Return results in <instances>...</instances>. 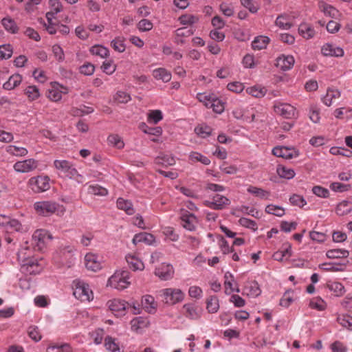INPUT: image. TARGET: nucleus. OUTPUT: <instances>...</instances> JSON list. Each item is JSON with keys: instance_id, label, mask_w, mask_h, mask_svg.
Listing matches in <instances>:
<instances>
[{"instance_id": "39", "label": "nucleus", "mask_w": 352, "mask_h": 352, "mask_svg": "<svg viewBox=\"0 0 352 352\" xmlns=\"http://www.w3.org/2000/svg\"><path fill=\"white\" fill-rule=\"evenodd\" d=\"M247 191L249 193L252 194L263 199H269L270 196V192L269 191L254 186H250L248 188Z\"/></svg>"}, {"instance_id": "51", "label": "nucleus", "mask_w": 352, "mask_h": 352, "mask_svg": "<svg viewBox=\"0 0 352 352\" xmlns=\"http://www.w3.org/2000/svg\"><path fill=\"white\" fill-rule=\"evenodd\" d=\"M140 128L144 133L146 134L160 136L162 133V129L161 127H149L144 122L140 124Z\"/></svg>"}, {"instance_id": "29", "label": "nucleus", "mask_w": 352, "mask_h": 352, "mask_svg": "<svg viewBox=\"0 0 352 352\" xmlns=\"http://www.w3.org/2000/svg\"><path fill=\"white\" fill-rule=\"evenodd\" d=\"M153 77L157 80H162L164 82H168L171 80V73L166 69L160 67L153 71Z\"/></svg>"}, {"instance_id": "12", "label": "nucleus", "mask_w": 352, "mask_h": 352, "mask_svg": "<svg viewBox=\"0 0 352 352\" xmlns=\"http://www.w3.org/2000/svg\"><path fill=\"white\" fill-rule=\"evenodd\" d=\"M204 204L214 210H222L230 204V201L226 197L217 194L213 196L212 201H206Z\"/></svg>"}, {"instance_id": "8", "label": "nucleus", "mask_w": 352, "mask_h": 352, "mask_svg": "<svg viewBox=\"0 0 352 352\" xmlns=\"http://www.w3.org/2000/svg\"><path fill=\"white\" fill-rule=\"evenodd\" d=\"M38 166V162L33 158L18 161L13 165L14 170L20 173H28L34 171Z\"/></svg>"}, {"instance_id": "64", "label": "nucleus", "mask_w": 352, "mask_h": 352, "mask_svg": "<svg viewBox=\"0 0 352 352\" xmlns=\"http://www.w3.org/2000/svg\"><path fill=\"white\" fill-rule=\"evenodd\" d=\"M338 321L342 327L352 330V317L345 315L340 316Z\"/></svg>"}, {"instance_id": "47", "label": "nucleus", "mask_w": 352, "mask_h": 352, "mask_svg": "<svg viewBox=\"0 0 352 352\" xmlns=\"http://www.w3.org/2000/svg\"><path fill=\"white\" fill-rule=\"evenodd\" d=\"M336 210L338 215L343 216L352 210V205L348 201H343L337 206Z\"/></svg>"}, {"instance_id": "56", "label": "nucleus", "mask_w": 352, "mask_h": 352, "mask_svg": "<svg viewBox=\"0 0 352 352\" xmlns=\"http://www.w3.org/2000/svg\"><path fill=\"white\" fill-rule=\"evenodd\" d=\"M111 45L115 51L120 53L124 52L126 49L124 38L122 37H116L112 40Z\"/></svg>"}, {"instance_id": "2", "label": "nucleus", "mask_w": 352, "mask_h": 352, "mask_svg": "<svg viewBox=\"0 0 352 352\" xmlns=\"http://www.w3.org/2000/svg\"><path fill=\"white\" fill-rule=\"evenodd\" d=\"M54 166L58 171L60 177H67L69 179H76L82 178L74 165L67 160H56L54 162Z\"/></svg>"}, {"instance_id": "27", "label": "nucleus", "mask_w": 352, "mask_h": 352, "mask_svg": "<svg viewBox=\"0 0 352 352\" xmlns=\"http://www.w3.org/2000/svg\"><path fill=\"white\" fill-rule=\"evenodd\" d=\"M224 278L225 293L226 294L229 295L234 292L237 293L240 292V289L238 287H233V283L234 280L232 274L226 272L224 275Z\"/></svg>"}, {"instance_id": "6", "label": "nucleus", "mask_w": 352, "mask_h": 352, "mask_svg": "<svg viewBox=\"0 0 352 352\" xmlns=\"http://www.w3.org/2000/svg\"><path fill=\"white\" fill-rule=\"evenodd\" d=\"M273 108L276 114L285 119H293L298 117L296 108L289 103L276 100L274 102Z\"/></svg>"}, {"instance_id": "5", "label": "nucleus", "mask_w": 352, "mask_h": 352, "mask_svg": "<svg viewBox=\"0 0 352 352\" xmlns=\"http://www.w3.org/2000/svg\"><path fill=\"white\" fill-rule=\"evenodd\" d=\"M130 285L129 281V273L126 271L116 272L108 280L107 285L122 290Z\"/></svg>"}, {"instance_id": "26", "label": "nucleus", "mask_w": 352, "mask_h": 352, "mask_svg": "<svg viewBox=\"0 0 352 352\" xmlns=\"http://www.w3.org/2000/svg\"><path fill=\"white\" fill-rule=\"evenodd\" d=\"M22 82V76L19 74H14L10 76L8 80L3 83V88L10 91L18 87Z\"/></svg>"}, {"instance_id": "32", "label": "nucleus", "mask_w": 352, "mask_h": 352, "mask_svg": "<svg viewBox=\"0 0 352 352\" xmlns=\"http://www.w3.org/2000/svg\"><path fill=\"white\" fill-rule=\"evenodd\" d=\"M319 8L326 16L331 18H337L340 15L339 11L336 8L324 1L319 3Z\"/></svg>"}, {"instance_id": "30", "label": "nucleus", "mask_w": 352, "mask_h": 352, "mask_svg": "<svg viewBox=\"0 0 352 352\" xmlns=\"http://www.w3.org/2000/svg\"><path fill=\"white\" fill-rule=\"evenodd\" d=\"M9 222L6 224L3 229L6 232H23L25 231V228L22 226L21 222L16 219L10 218Z\"/></svg>"}, {"instance_id": "17", "label": "nucleus", "mask_w": 352, "mask_h": 352, "mask_svg": "<svg viewBox=\"0 0 352 352\" xmlns=\"http://www.w3.org/2000/svg\"><path fill=\"white\" fill-rule=\"evenodd\" d=\"M181 219L182 221V226L184 228L190 231H193L195 230L198 223L195 215L190 213L188 211H185L184 213H182Z\"/></svg>"}, {"instance_id": "33", "label": "nucleus", "mask_w": 352, "mask_h": 352, "mask_svg": "<svg viewBox=\"0 0 352 352\" xmlns=\"http://www.w3.org/2000/svg\"><path fill=\"white\" fill-rule=\"evenodd\" d=\"M298 32L305 39H309L314 36L315 30L308 23H302L298 27Z\"/></svg>"}, {"instance_id": "58", "label": "nucleus", "mask_w": 352, "mask_h": 352, "mask_svg": "<svg viewBox=\"0 0 352 352\" xmlns=\"http://www.w3.org/2000/svg\"><path fill=\"white\" fill-rule=\"evenodd\" d=\"M208 108L212 109L215 113H221L224 111V103L214 95Z\"/></svg>"}, {"instance_id": "37", "label": "nucleus", "mask_w": 352, "mask_h": 352, "mask_svg": "<svg viewBox=\"0 0 352 352\" xmlns=\"http://www.w3.org/2000/svg\"><path fill=\"white\" fill-rule=\"evenodd\" d=\"M155 162L163 166H172L175 164V159L171 154L162 153L155 158Z\"/></svg>"}, {"instance_id": "13", "label": "nucleus", "mask_w": 352, "mask_h": 352, "mask_svg": "<svg viewBox=\"0 0 352 352\" xmlns=\"http://www.w3.org/2000/svg\"><path fill=\"white\" fill-rule=\"evenodd\" d=\"M102 257L94 253H87L85 256L86 267L94 272H97L102 268Z\"/></svg>"}, {"instance_id": "52", "label": "nucleus", "mask_w": 352, "mask_h": 352, "mask_svg": "<svg viewBox=\"0 0 352 352\" xmlns=\"http://www.w3.org/2000/svg\"><path fill=\"white\" fill-rule=\"evenodd\" d=\"M90 52L93 55L98 56L101 58H106L109 55V50L100 45H96L91 47Z\"/></svg>"}, {"instance_id": "16", "label": "nucleus", "mask_w": 352, "mask_h": 352, "mask_svg": "<svg viewBox=\"0 0 352 352\" xmlns=\"http://www.w3.org/2000/svg\"><path fill=\"white\" fill-rule=\"evenodd\" d=\"M109 308L112 311L116 316L124 315L125 310L126 309L127 302L120 299H113L109 300L108 302Z\"/></svg>"}, {"instance_id": "9", "label": "nucleus", "mask_w": 352, "mask_h": 352, "mask_svg": "<svg viewBox=\"0 0 352 352\" xmlns=\"http://www.w3.org/2000/svg\"><path fill=\"white\" fill-rule=\"evenodd\" d=\"M58 206L56 202L50 201H37L34 204V208L38 214L48 216L56 212Z\"/></svg>"}, {"instance_id": "7", "label": "nucleus", "mask_w": 352, "mask_h": 352, "mask_svg": "<svg viewBox=\"0 0 352 352\" xmlns=\"http://www.w3.org/2000/svg\"><path fill=\"white\" fill-rule=\"evenodd\" d=\"M28 184L34 192H44L50 188L48 176L32 177L29 179Z\"/></svg>"}, {"instance_id": "19", "label": "nucleus", "mask_w": 352, "mask_h": 352, "mask_svg": "<svg viewBox=\"0 0 352 352\" xmlns=\"http://www.w3.org/2000/svg\"><path fill=\"white\" fill-rule=\"evenodd\" d=\"M294 62L292 56L283 54L276 58V66L283 71H287L292 68Z\"/></svg>"}, {"instance_id": "22", "label": "nucleus", "mask_w": 352, "mask_h": 352, "mask_svg": "<svg viewBox=\"0 0 352 352\" xmlns=\"http://www.w3.org/2000/svg\"><path fill=\"white\" fill-rule=\"evenodd\" d=\"M155 236L148 232H140L135 234L132 242L134 245H137L139 243H144L146 245H151L155 243Z\"/></svg>"}, {"instance_id": "40", "label": "nucleus", "mask_w": 352, "mask_h": 352, "mask_svg": "<svg viewBox=\"0 0 352 352\" xmlns=\"http://www.w3.org/2000/svg\"><path fill=\"white\" fill-rule=\"evenodd\" d=\"M206 309L209 313H217L219 309V298L216 296H211L206 300Z\"/></svg>"}, {"instance_id": "50", "label": "nucleus", "mask_w": 352, "mask_h": 352, "mask_svg": "<svg viewBox=\"0 0 352 352\" xmlns=\"http://www.w3.org/2000/svg\"><path fill=\"white\" fill-rule=\"evenodd\" d=\"M2 25L4 28L12 34H15L18 31V27L15 21L10 18H4L1 21Z\"/></svg>"}, {"instance_id": "11", "label": "nucleus", "mask_w": 352, "mask_h": 352, "mask_svg": "<svg viewBox=\"0 0 352 352\" xmlns=\"http://www.w3.org/2000/svg\"><path fill=\"white\" fill-rule=\"evenodd\" d=\"M272 153L276 157L290 160L299 155L298 151L294 148L284 146H276L272 149Z\"/></svg>"}, {"instance_id": "57", "label": "nucleus", "mask_w": 352, "mask_h": 352, "mask_svg": "<svg viewBox=\"0 0 352 352\" xmlns=\"http://www.w3.org/2000/svg\"><path fill=\"white\" fill-rule=\"evenodd\" d=\"M88 193L93 195L106 196L108 194V190L98 184H95L89 186Z\"/></svg>"}, {"instance_id": "46", "label": "nucleus", "mask_w": 352, "mask_h": 352, "mask_svg": "<svg viewBox=\"0 0 352 352\" xmlns=\"http://www.w3.org/2000/svg\"><path fill=\"white\" fill-rule=\"evenodd\" d=\"M108 144L118 149H122L124 146V143L120 136L117 134L109 135L107 138Z\"/></svg>"}, {"instance_id": "43", "label": "nucleus", "mask_w": 352, "mask_h": 352, "mask_svg": "<svg viewBox=\"0 0 352 352\" xmlns=\"http://www.w3.org/2000/svg\"><path fill=\"white\" fill-rule=\"evenodd\" d=\"M276 173L280 177L287 179H292L295 176L294 169L284 166H278Z\"/></svg>"}, {"instance_id": "63", "label": "nucleus", "mask_w": 352, "mask_h": 352, "mask_svg": "<svg viewBox=\"0 0 352 352\" xmlns=\"http://www.w3.org/2000/svg\"><path fill=\"white\" fill-rule=\"evenodd\" d=\"M162 118V113L160 110L151 111L148 115V122L153 124L158 123Z\"/></svg>"}, {"instance_id": "31", "label": "nucleus", "mask_w": 352, "mask_h": 352, "mask_svg": "<svg viewBox=\"0 0 352 352\" xmlns=\"http://www.w3.org/2000/svg\"><path fill=\"white\" fill-rule=\"evenodd\" d=\"M9 222L6 224L3 229L6 232H23L25 231V228L22 226L21 222L16 219L10 218Z\"/></svg>"}, {"instance_id": "3", "label": "nucleus", "mask_w": 352, "mask_h": 352, "mask_svg": "<svg viewBox=\"0 0 352 352\" xmlns=\"http://www.w3.org/2000/svg\"><path fill=\"white\" fill-rule=\"evenodd\" d=\"M73 294L82 302H89L94 298V294L89 285L83 280L76 279L73 281Z\"/></svg>"}, {"instance_id": "38", "label": "nucleus", "mask_w": 352, "mask_h": 352, "mask_svg": "<svg viewBox=\"0 0 352 352\" xmlns=\"http://www.w3.org/2000/svg\"><path fill=\"white\" fill-rule=\"evenodd\" d=\"M104 346L109 352H123L119 344L116 342V339L111 336L104 338Z\"/></svg>"}, {"instance_id": "61", "label": "nucleus", "mask_w": 352, "mask_h": 352, "mask_svg": "<svg viewBox=\"0 0 352 352\" xmlns=\"http://www.w3.org/2000/svg\"><path fill=\"white\" fill-rule=\"evenodd\" d=\"M329 152L333 155H342L347 157L352 156V151L351 150L342 147H332L330 148Z\"/></svg>"}, {"instance_id": "1", "label": "nucleus", "mask_w": 352, "mask_h": 352, "mask_svg": "<svg viewBox=\"0 0 352 352\" xmlns=\"http://www.w3.org/2000/svg\"><path fill=\"white\" fill-rule=\"evenodd\" d=\"M23 251L19 254V262L21 264V271L25 274H37L43 269L44 262L42 259L38 261L34 257L22 256Z\"/></svg>"}, {"instance_id": "44", "label": "nucleus", "mask_w": 352, "mask_h": 352, "mask_svg": "<svg viewBox=\"0 0 352 352\" xmlns=\"http://www.w3.org/2000/svg\"><path fill=\"white\" fill-rule=\"evenodd\" d=\"M6 151L16 157H24L28 155V151L24 147H20L15 145H10L7 147Z\"/></svg>"}, {"instance_id": "48", "label": "nucleus", "mask_w": 352, "mask_h": 352, "mask_svg": "<svg viewBox=\"0 0 352 352\" xmlns=\"http://www.w3.org/2000/svg\"><path fill=\"white\" fill-rule=\"evenodd\" d=\"M189 159L192 162H199L204 165L210 164V159L198 152H191L189 155Z\"/></svg>"}, {"instance_id": "18", "label": "nucleus", "mask_w": 352, "mask_h": 352, "mask_svg": "<svg viewBox=\"0 0 352 352\" xmlns=\"http://www.w3.org/2000/svg\"><path fill=\"white\" fill-rule=\"evenodd\" d=\"M76 250L72 245H66L60 249V261L68 266L74 261V255Z\"/></svg>"}, {"instance_id": "25", "label": "nucleus", "mask_w": 352, "mask_h": 352, "mask_svg": "<svg viewBox=\"0 0 352 352\" xmlns=\"http://www.w3.org/2000/svg\"><path fill=\"white\" fill-rule=\"evenodd\" d=\"M116 204L118 209L124 210L128 215H132L135 212L133 204L128 199L119 197L117 199Z\"/></svg>"}, {"instance_id": "49", "label": "nucleus", "mask_w": 352, "mask_h": 352, "mask_svg": "<svg viewBox=\"0 0 352 352\" xmlns=\"http://www.w3.org/2000/svg\"><path fill=\"white\" fill-rule=\"evenodd\" d=\"M48 352H72V346L67 343L50 345L47 347Z\"/></svg>"}, {"instance_id": "10", "label": "nucleus", "mask_w": 352, "mask_h": 352, "mask_svg": "<svg viewBox=\"0 0 352 352\" xmlns=\"http://www.w3.org/2000/svg\"><path fill=\"white\" fill-rule=\"evenodd\" d=\"M174 268L172 265L162 263L155 270V274L162 280H170L174 275Z\"/></svg>"}, {"instance_id": "24", "label": "nucleus", "mask_w": 352, "mask_h": 352, "mask_svg": "<svg viewBox=\"0 0 352 352\" xmlns=\"http://www.w3.org/2000/svg\"><path fill=\"white\" fill-rule=\"evenodd\" d=\"M341 94L338 89H329L325 96L322 98L324 104L328 107L335 103L340 98Z\"/></svg>"}, {"instance_id": "4", "label": "nucleus", "mask_w": 352, "mask_h": 352, "mask_svg": "<svg viewBox=\"0 0 352 352\" xmlns=\"http://www.w3.org/2000/svg\"><path fill=\"white\" fill-rule=\"evenodd\" d=\"M162 301L168 305H173L184 300L185 294L177 288H165L160 291Z\"/></svg>"}, {"instance_id": "53", "label": "nucleus", "mask_w": 352, "mask_h": 352, "mask_svg": "<svg viewBox=\"0 0 352 352\" xmlns=\"http://www.w3.org/2000/svg\"><path fill=\"white\" fill-rule=\"evenodd\" d=\"M319 268L324 271L338 272L342 271L344 265L336 263H322L319 265Z\"/></svg>"}, {"instance_id": "59", "label": "nucleus", "mask_w": 352, "mask_h": 352, "mask_svg": "<svg viewBox=\"0 0 352 352\" xmlns=\"http://www.w3.org/2000/svg\"><path fill=\"white\" fill-rule=\"evenodd\" d=\"M265 212L277 217H283L285 214L284 208L274 204L267 205L265 208Z\"/></svg>"}, {"instance_id": "36", "label": "nucleus", "mask_w": 352, "mask_h": 352, "mask_svg": "<svg viewBox=\"0 0 352 352\" xmlns=\"http://www.w3.org/2000/svg\"><path fill=\"white\" fill-rule=\"evenodd\" d=\"M270 42V38L265 36H258L254 38L252 43V47L254 50H261L266 48Z\"/></svg>"}, {"instance_id": "41", "label": "nucleus", "mask_w": 352, "mask_h": 352, "mask_svg": "<svg viewBox=\"0 0 352 352\" xmlns=\"http://www.w3.org/2000/svg\"><path fill=\"white\" fill-rule=\"evenodd\" d=\"M24 94L30 101H34L41 96L39 89L36 85L28 86L24 89Z\"/></svg>"}, {"instance_id": "35", "label": "nucleus", "mask_w": 352, "mask_h": 352, "mask_svg": "<svg viewBox=\"0 0 352 352\" xmlns=\"http://www.w3.org/2000/svg\"><path fill=\"white\" fill-rule=\"evenodd\" d=\"M49 5L52 10L47 12L46 18L50 21L55 14L62 10V5L59 0H50Z\"/></svg>"}, {"instance_id": "45", "label": "nucleus", "mask_w": 352, "mask_h": 352, "mask_svg": "<svg viewBox=\"0 0 352 352\" xmlns=\"http://www.w3.org/2000/svg\"><path fill=\"white\" fill-rule=\"evenodd\" d=\"M349 252L343 249H333L327 252L326 255L329 258H347Z\"/></svg>"}, {"instance_id": "34", "label": "nucleus", "mask_w": 352, "mask_h": 352, "mask_svg": "<svg viewBox=\"0 0 352 352\" xmlns=\"http://www.w3.org/2000/svg\"><path fill=\"white\" fill-rule=\"evenodd\" d=\"M183 309L185 311L186 317L191 320H197L200 318V314L197 311V307L190 303L183 305Z\"/></svg>"}, {"instance_id": "60", "label": "nucleus", "mask_w": 352, "mask_h": 352, "mask_svg": "<svg viewBox=\"0 0 352 352\" xmlns=\"http://www.w3.org/2000/svg\"><path fill=\"white\" fill-rule=\"evenodd\" d=\"M214 94L207 93H199L197 94V99L202 102L207 108L209 107L210 103L212 102V98Z\"/></svg>"}, {"instance_id": "21", "label": "nucleus", "mask_w": 352, "mask_h": 352, "mask_svg": "<svg viewBox=\"0 0 352 352\" xmlns=\"http://www.w3.org/2000/svg\"><path fill=\"white\" fill-rule=\"evenodd\" d=\"M142 307L149 314H154L157 310V303L151 295H144L142 298Z\"/></svg>"}, {"instance_id": "42", "label": "nucleus", "mask_w": 352, "mask_h": 352, "mask_svg": "<svg viewBox=\"0 0 352 352\" xmlns=\"http://www.w3.org/2000/svg\"><path fill=\"white\" fill-rule=\"evenodd\" d=\"M246 92L254 98H262L266 94L267 89L260 85H255L248 87Z\"/></svg>"}, {"instance_id": "23", "label": "nucleus", "mask_w": 352, "mask_h": 352, "mask_svg": "<svg viewBox=\"0 0 352 352\" xmlns=\"http://www.w3.org/2000/svg\"><path fill=\"white\" fill-rule=\"evenodd\" d=\"M261 289L256 281H248L245 283L243 294L250 297H257L261 294Z\"/></svg>"}, {"instance_id": "55", "label": "nucleus", "mask_w": 352, "mask_h": 352, "mask_svg": "<svg viewBox=\"0 0 352 352\" xmlns=\"http://www.w3.org/2000/svg\"><path fill=\"white\" fill-rule=\"evenodd\" d=\"M328 288L333 292L336 296H341L345 292L344 287L339 282H333L328 284Z\"/></svg>"}, {"instance_id": "15", "label": "nucleus", "mask_w": 352, "mask_h": 352, "mask_svg": "<svg viewBox=\"0 0 352 352\" xmlns=\"http://www.w3.org/2000/svg\"><path fill=\"white\" fill-rule=\"evenodd\" d=\"M67 93V88L60 86L57 82H53L47 91V97L53 102H58L62 98V94Z\"/></svg>"}, {"instance_id": "20", "label": "nucleus", "mask_w": 352, "mask_h": 352, "mask_svg": "<svg viewBox=\"0 0 352 352\" xmlns=\"http://www.w3.org/2000/svg\"><path fill=\"white\" fill-rule=\"evenodd\" d=\"M322 54L324 56L341 57L344 55L342 48L336 46L333 44L326 43L321 49Z\"/></svg>"}, {"instance_id": "54", "label": "nucleus", "mask_w": 352, "mask_h": 352, "mask_svg": "<svg viewBox=\"0 0 352 352\" xmlns=\"http://www.w3.org/2000/svg\"><path fill=\"white\" fill-rule=\"evenodd\" d=\"M148 322L142 317H136L131 321V329L138 331L140 329H143L147 326Z\"/></svg>"}, {"instance_id": "28", "label": "nucleus", "mask_w": 352, "mask_h": 352, "mask_svg": "<svg viewBox=\"0 0 352 352\" xmlns=\"http://www.w3.org/2000/svg\"><path fill=\"white\" fill-rule=\"evenodd\" d=\"M126 261L129 265V267L133 271L142 270L144 268L143 262L135 255H126Z\"/></svg>"}, {"instance_id": "14", "label": "nucleus", "mask_w": 352, "mask_h": 352, "mask_svg": "<svg viewBox=\"0 0 352 352\" xmlns=\"http://www.w3.org/2000/svg\"><path fill=\"white\" fill-rule=\"evenodd\" d=\"M52 239L48 231L43 229L36 230L32 235V240L39 250H42L46 243Z\"/></svg>"}, {"instance_id": "62", "label": "nucleus", "mask_w": 352, "mask_h": 352, "mask_svg": "<svg viewBox=\"0 0 352 352\" xmlns=\"http://www.w3.org/2000/svg\"><path fill=\"white\" fill-rule=\"evenodd\" d=\"M195 131L199 137L206 138L211 134L212 129L207 125H201L197 126Z\"/></svg>"}]
</instances>
